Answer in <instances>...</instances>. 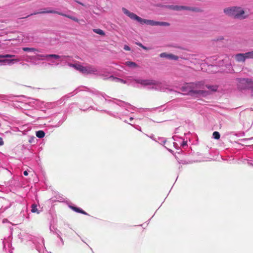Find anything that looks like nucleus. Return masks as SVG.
<instances>
[{"label":"nucleus","mask_w":253,"mask_h":253,"mask_svg":"<svg viewBox=\"0 0 253 253\" xmlns=\"http://www.w3.org/2000/svg\"><path fill=\"white\" fill-rule=\"evenodd\" d=\"M187 10L196 12H202L203 11V10L200 8L190 6H187Z\"/></svg>","instance_id":"11"},{"label":"nucleus","mask_w":253,"mask_h":253,"mask_svg":"<svg viewBox=\"0 0 253 253\" xmlns=\"http://www.w3.org/2000/svg\"><path fill=\"white\" fill-rule=\"evenodd\" d=\"M19 61V59H4L1 61V62L7 63L8 64L13 63L14 62H17Z\"/></svg>","instance_id":"14"},{"label":"nucleus","mask_w":253,"mask_h":253,"mask_svg":"<svg viewBox=\"0 0 253 253\" xmlns=\"http://www.w3.org/2000/svg\"><path fill=\"white\" fill-rule=\"evenodd\" d=\"M240 83L244 85V88L251 89L253 88V81L250 79H242Z\"/></svg>","instance_id":"7"},{"label":"nucleus","mask_w":253,"mask_h":253,"mask_svg":"<svg viewBox=\"0 0 253 253\" xmlns=\"http://www.w3.org/2000/svg\"><path fill=\"white\" fill-rule=\"evenodd\" d=\"M223 12L229 17L239 20L245 19L249 16L244 9L240 6H231L225 8L223 9Z\"/></svg>","instance_id":"2"},{"label":"nucleus","mask_w":253,"mask_h":253,"mask_svg":"<svg viewBox=\"0 0 253 253\" xmlns=\"http://www.w3.org/2000/svg\"><path fill=\"white\" fill-rule=\"evenodd\" d=\"M247 163L249 165L253 166V160L252 159L248 160Z\"/></svg>","instance_id":"29"},{"label":"nucleus","mask_w":253,"mask_h":253,"mask_svg":"<svg viewBox=\"0 0 253 253\" xmlns=\"http://www.w3.org/2000/svg\"><path fill=\"white\" fill-rule=\"evenodd\" d=\"M234 58L238 62H245L246 58L245 53H238L235 55Z\"/></svg>","instance_id":"9"},{"label":"nucleus","mask_w":253,"mask_h":253,"mask_svg":"<svg viewBox=\"0 0 253 253\" xmlns=\"http://www.w3.org/2000/svg\"><path fill=\"white\" fill-rule=\"evenodd\" d=\"M70 208L77 212L81 213L84 214H87L86 212H85L83 210H82V209H81L79 208H77V207H75L74 206H70Z\"/></svg>","instance_id":"12"},{"label":"nucleus","mask_w":253,"mask_h":253,"mask_svg":"<svg viewBox=\"0 0 253 253\" xmlns=\"http://www.w3.org/2000/svg\"><path fill=\"white\" fill-rule=\"evenodd\" d=\"M2 55H0V58H2ZM2 60H0V62H1V61H2Z\"/></svg>","instance_id":"39"},{"label":"nucleus","mask_w":253,"mask_h":253,"mask_svg":"<svg viewBox=\"0 0 253 253\" xmlns=\"http://www.w3.org/2000/svg\"><path fill=\"white\" fill-rule=\"evenodd\" d=\"M126 64L129 66H132V67H137L136 64L135 63H134V62H126Z\"/></svg>","instance_id":"24"},{"label":"nucleus","mask_w":253,"mask_h":253,"mask_svg":"<svg viewBox=\"0 0 253 253\" xmlns=\"http://www.w3.org/2000/svg\"><path fill=\"white\" fill-rule=\"evenodd\" d=\"M3 246H4V248L5 247V244L4 243H3Z\"/></svg>","instance_id":"42"},{"label":"nucleus","mask_w":253,"mask_h":253,"mask_svg":"<svg viewBox=\"0 0 253 253\" xmlns=\"http://www.w3.org/2000/svg\"><path fill=\"white\" fill-rule=\"evenodd\" d=\"M39 57H52L54 58L55 59H59L60 56L57 54H47L46 55H38Z\"/></svg>","instance_id":"15"},{"label":"nucleus","mask_w":253,"mask_h":253,"mask_svg":"<svg viewBox=\"0 0 253 253\" xmlns=\"http://www.w3.org/2000/svg\"><path fill=\"white\" fill-rule=\"evenodd\" d=\"M182 90L194 97H206L210 94L209 91L205 90V85L201 82L187 83L182 87Z\"/></svg>","instance_id":"1"},{"label":"nucleus","mask_w":253,"mask_h":253,"mask_svg":"<svg viewBox=\"0 0 253 253\" xmlns=\"http://www.w3.org/2000/svg\"><path fill=\"white\" fill-rule=\"evenodd\" d=\"M122 11L124 13L128 16L131 19L137 21L141 24H146L152 26L159 25L161 26H169L170 24L166 22H158L151 20L142 19L133 12H130L126 8L123 7Z\"/></svg>","instance_id":"3"},{"label":"nucleus","mask_w":253,"mask_h":253,"mask_svg":"<svg viewBox=\"0 0 253 253\" xmlns=\"http://www.w3.org/2000/svg\"><path fill=\"white\" fill-rule=\"evenodd\" d=\"M246 59H253V51H249L245 53Z\"/></svg>","instance_id":"19"},{"label":"nucleus","mask_w":253,"mask_h":253,"mask_svg":"<svg viewBox=\"0 0 253 253\" xmlns=\"http://www.w3.org/2000/svg\"><path fill=\"white\" fill-rule=\"evenodd\" d=\"M136 44H137V45H138V46L142 47L143 49H144L145 50L148 49V48L146 46H144L141 43L137 42Z\"/></svg>","instance_id":"26"},{"label":"nucleus","mask_w":253,"mask_h":253,"mask_svg":"<svg viewBox=\"0 0 253 253\" xmlns=\"http://www.w3.org/2000/svg\"><path fill=\"white\" fill-rule=\"evenodd\" d=\"M130 120H133V118L131 117V118H130Z\"/></svg>","instance_id":"41"},{"label":"nucleus","mask_w":253,"mask_h":253,"mask_svg":"<svg viewBox=\"0 0 253 253\" xmlns=\"http://www.w3.org/2000/svg\"><path fill=\"white\" fill-rule=\"evenodd\" d=\"M182 152V150H179V151H176V152H175V154L174 155V157H177V156L175 155V154H176V153H177V154H180V152Z\"/></svg>","instance_id":"36"},{"label":"nucleus","mask_w":253,"mask_h":253,"mask_svg":"<svg viewBox=\"0 0 253 253\" xmlns=\"http://www.w3.org/2000/svg\"><path fill=\"white\" fill-rule=\"evenodd\" d=\"M36 136L39 138H43L45 135V133L42 130H39L36 132Z\"/></svg>","instance_id":"18"},{"label":"nucleus","mask_w":253,"mask_h":253,"mask_svg":"<svg viewBox=\"0 0 253 253\" xmlns=\"http://www.w3.org/2000/svg\"><path fill=\"white\" fill-rule=\"evenodd\" d=\"M166 7L168 8L174 10H178V5H169L166 6Z\"/></svg>","instance_id":"22"},{"label":"nucleus","mask_w":253,"mask_h":253,"mask_svg":"<svg viewBox=\"0 0 253 253\" xmlns=\"http://www.w3.org/2000/svg\"><path fill=\"white\" fill-rule=\"evenodd\" d=\"M96 71V69L92 66L88 65L86 66H83L82 65L80 72L83 74H89L94 73Z\"/></svg>","instance_id":"6"},{"label":"nucleus","mask_w":253,"mask_h":253,"mask_svg":"<svg viewBox=\"0 0 253 253\" xmlns=\"http://www.w3.org/2000/svg\"><path fill=\"white\" fill-rule=\"evenodd\" d=\"M2 58H11V57H15V55H11V54H4V55H2Z\"/></svg>","instance_id":"25"},{"label":"nucleus","mask_w":253,"mask_h":253,"mask_svg":"<svg viewBox=\"0 0 253 253\" xmlns=\"http://www.w3.org/2000/svg\"><path fill=\"white\" fill-rule=\"evenodd\" d=\"M81 65L80 64H77V66L76 67V69L77 70L80 71Z\"/></svg>","instance_id":"33"},{"label":"nucleus","mask_w":253,"mask_h":253,"mask_svg":"<svg viewBox=\"0 0 253 253\" xmlns=\"http://www.w3.org/2000/svg\"><path fill=\"white\" fill-rule=\"evenodd\" d=\"M45 13L57 14L58 15H62L63 16L66 17L67 18H69L75 22H79V19L75 17L69 15H67V14L62 13L61 12H58V11H55L54 10H45H45H43V11H41L40 12H36L34 13H32L30 15L27 16L26 17H28L30 16V15H36V14H45Z\"/></svg>","instance_id":"4"},{"label":"nucleus","mask_w":253,"mask_h":253,"mask_svg":"<svg viewBox=\"0 0 253 253\" xmlns=\"http://www.w3.org/2000/svg\"><path fill=\"white\" fill-rule=\"evenodd\" d=\"M58 237L60 238L62 245H63L64 244V241L63 239L61 237V236L59 235H58Z\"/></svg>","instance_id":"34"},{"label":"nucleus","mask_w":253,"mask_h":253,"mask_svg":"<svg viewBox=\"0 0 253 253\" xmlns=\"http://www.w3.org/2000/svg\"><path fill=\"white\" fill-rule=\"evenodd\" d=\"M38 181V179H37L36 180H35L36 182H37Z\"/></svg>","instance_id":"40"},{"label":"nucleus","mask_w":253,"mask_h":253,"mask_svg":"<svg viewBox=\"0 0 253 253\" xmlns=\"http://www.w3.org/2000/svg\"><path fill=\"white\" fill-rule=\"evenodd\" d=\"M3 141L2 138L0 137V146L2 145L3 144Z\"/></svg>","instance_id":"35"},{"label":"nucleus","mask_w":253,"mask_h":253,"mask_svg":"<svg viewBox=\"0 0 253 253\" xmlns=\"http://www.w3.org/2000/svg\"><path fill=\"white\" fill-rule=\"evenodd\" d=\"M160 56L162 58H167L168 59L173 60H177L178 57L172 54H168L166 52L162 53L160 54Z\"/></svg>","instance_id":"8"},{"label":"nucleus","mask_w":253,"mask_h":253,"mask_svg":"<svg viewBox=\"0 0 253 253\" xmlns=\"http://www.w3.org/2000/svg\"><path fill=\"white\" fill-rule=\"evenodd\" d=\"M213 138L215 139H219L220 137V135L218 131H214L212 134Z\"/></svg>","instance_id":"23"},{"label":"nucleus","mask_w":253,"mask_h":253,"mask_svg":"<svg viewBox=\"0 0 253 253\" xmlns=\"http://www.w3.org/2000/svg\"><path fill=\"white\" fill-rule=\"evenodd\" d=\"M22 50L24 51H39L38 49L35 48L23 47Z\"/></svg>","instance_id":"21"},{"label":"nucleus","mask_w":253,"mask_h":253,"mask_svg":"<svg viewBox=\"0 0 253 253\" xmlns=\"http://www.w3.org/2000/svg\"><path fill=\"white\" fill-rule=\"evenodd\" d=\"M134 81L138 84H140L143 85H159L161 84L159 82L153 80H142L136 79Z\"/></svg>","instance_id":"5"},{"label":"nucleus","mask_w":253,"mask_h":253,"mask_svg":"<svg viewBox=\"0 0 253 253\" xmlns=\"http://www.w3.org/2000/svg\"><path fill=\"white\" fill-rule=\"evenodd\" d=\"M252 96H253V93L252 94Z\"/></svg>","instance_id":"43"},{"label":"nucleus","mask_w":253,"mask_h":253,"mask_svg":"<svg viewBox=\"0 0 253 253\" xmlns=\"http://www.w3.org/2000/svg\"><path fill=\"white\" fill-rule=\"evenodd\" d=\"M205 87L211 90V91H216L218 88L217 86H216V85H205Z\"/></svg>","instance_id":"17"},{"label":"nucleus","mask_w":253,"mask_h":253,"mask_svg":"<svg viewBox=\"0 0 253 253\" xmlns=\"http://www.w3.org/2000/svg\"><path fill=\"white\" fill-rule=\"evenodd\" d=\"M23 174L24 175L27 176L28 174V171L25 170L24 171Z\"/></svg>","instance_id":"37"},{"label":"nucleus","mask_w":253,"mask_h":253,"mask_svg":"<svg viewBox=\"0 0 253 253\" xmlns=\"http://www.w3.org/2000/svg\"><path fill=\"white\" fill-rule=\"evenodd\" d=\"M124 49L125 50H126V51H129L130 50V48L127 45H124Z\"/></svg>","instance_id":"31"},{"label":"nucleus","mask_w":253,"mask_h":253,"mask_svg":"<svg viewBox=\"0 0 253 253\" xmlns=\"http://www.w3.org/2000/svg\"><path fill=\"white\" fill-rule=\"evenodd\" d=\"M93 31L99 35L104 36L105 35V32L100 29H93Z\"/></svg>","instance_id":"16"},{"label":"nucleus","mask_w":253,"mask_h":253,"mask_svg":"<svg viewBox=\"0 0 253 253\" xmlns=\"http://www.w3.org/2000/svg\"><path fill=\"white\" fill-rule=\"evenodd\" d=\"M35 137H31L29 140V143L30 144H33V143H35Z\"/></svg>","instance_id":"28"},{"label":"nucleus","mask_w":253,"mask_h":253,"mask_svg":"<svg viewBox=\"0 0 253 253\" xmlns=\"http://www.w3.org/2000/svg\"><path fill=\"white\" fill-rule=\"evenodd\" d=\"M224 40V37L223 36H220L218 38L214 40V41H221Z\"/></svg>","instance_id":"30"},{"label":"nucleus","mask_w":253,"mask_h":253,"mask_svg":"<svg viewBox=\"0 0 253 253\" xmlns=\"http://www.w3.org/2000/svg\"><path fill=\"white\" fill-rule=\"evenodd\" d=\"M78 64H72V63H69V66L71 67H73L75 69H76V67L77 66Z\"/></svg>","instance_id":"32"},{"label":"nucleus","mask_w":253,"mask_h":253,"mask_svg":"<svg viewBox=\"0 0 253 253\" xmlns=\"http://www.w3.org/2000/svg\"><path fill=\"white\" fill-rule=\"evenodd\" d=\"M182 146H185V145H187V142L186 141H183L182 142Z\"/></svg>","instance_id":"38"},{"label":"nucleus","mask_w":253,"mask_h":253,"mask_svg":"<svg viewBox=\"0 0 253 253\" xmlns=\"http://www.w3.org/2000/svg\"><path fill=\"white\" fill-rule=\"evenodd\" d=\"M109 79H112L113 81H115L116 82L121 83H123V84H126V81H125V80H124L123 79H120V78L114 77L113 76H110L109 77Z\"/></svg>","instance_id":"13"},{"label":"nucleus","mask_w":253,"mask_h":253,"mask_svg":"<svg viewBox=\"0 0 253 253\" xmlns=\"http://www.w3.org/2000/svg\"><path fill=\"white\" fill-rule=\"evenodd\" d=\"M187 6H179L178 5V10H187Z\"/></svg>","instance_id":"27"},{"label":"nucleus","mask_w":253,"mask_h":253,"mask_svg":"<svg viewBox=\"0 0 253 253\" xmlns=\"http://www.w3.org/2000/svg\"><path fill=\"white\" fill-rule=\"evenodd\" d=\"M31 212L39 214L41 212V211L38 208L37 205L34 204L31 206Z\"/></svg>","instance_id":"10"},{"label":"nucleus","mask_w":253,"mask_h":253,"mask_svg":"<svg viewBox=\"0 0 253 253\" xmlns=\"http://www.w3.org/2000/svg\"><path fill=\"white\" fill-rule=\"evenodd\" d=\"M178 163L181 165H185V164H188L190 163H193V162L190 161H186L185 159H179V161H178Z\"/></svg>","instance_id":"20"}]
</instances>
